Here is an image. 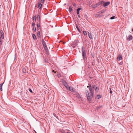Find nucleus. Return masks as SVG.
Instances as JSON below:
<instances>
[{"label": "nucleus", "mask_w": 133, "mask_h": 133, "mask_svg": "<svg viewBox=\"0 0 133 133\" xmlns=\"http://www.w3.org/2000/svg\"><path fill=\"white\" fill-rule=\"evenodd\" d=\"M99 90V88H97L96 86L95 85H92V97L93 95V91H95V93H97Z\"/></svg>", "instance_id": "nucleus-1"}, {"label": "nucleus", "mask_w": 133, "mask_h": 133, "mask_svg": "<svg viewBox=\"0 0 133 133\" xmlns=\"http://www.w3.org/2000/svg\"><path fill=\"white\" fill-rule=\"evenodd\" d=\"M42 43L44 49L46 51V52H48V48L47 47L46 44L45 43L43 39H42Z\"/></svg>", "instance_id": "nucleus-2"}, {"label": "nucleus", "mask_w": 133, "mask_h": 133, "mask_svg": "<svg viewBox=\"0 0 133 133\" xmlns=\"http://www.w3.org/2000/svg\"><path fill=\"white\" fill-rule=\"evenodd\" d=\"M110 4V2L109 1L107 2H104V4H103V6L104 7L107 6L108 5Z\"/></svg>", "instance_id": "nucleus-3"}, {"label": "nucleus", "mask_w": 133, "mask_h": 133, "mask_svg": "<svg viewBox=\"0 0 133 133\" xmlns=\"http://www.w3.org/2000/svg\"><path fill=\"white\" fill-rule=\"evenodd\" d=\"M67 89L72 92H74V89L72 87H69V88H67Z\"/></svg>", "instance_id": "nucleus-4"}, {"label": "nucleus", "mask_w": 133, "mask_h": 133, "mask_svg": "<svg viewBox=\"0 0 133 133\" xmlns=\"http://www.w3.org/2000/svg\"><path fill=\"white\" fill-rule=\"evenodd\" d=\"M122 56L120 55H118L117 57V59L118 61H119L122 59Z\"/></svg>", "instance_id": "nucleus-5"}, {"label": "nucleus", "mask_w": 133, "mask_h": 133, "mask_svg": "<svg viewBox=\"0 0 133 133\" xmlns=\"http://www.w3.org/2000/svg\"><path fill=\"white\" fill-rule=\"evenodd\" d=\"M127 40L129 41H130L132 39V37L131 35H129L127 37Z\"/></svg>", "instance_id": "nucleus-6"}, {"label": "nucleus", "mask_w": 133, "mask_h": 133, "mask_svg": "<svg viewBox=\"0 0 133 133\" xmlns=\"http://www.w3.org/2000/svg\"><path fill=\"white\" fill-rule=\"evenodd\" d=\"M1 38L3 39L4 38V33L2 30H1Z\"/></svg>", "instance_id": "nucleus-7"}, {"label": "nucleus", "mask_w": 133, "mask_h": 133, "mask_svg": "<svg viewBox=\"0 0 133 133\" xmlns=\"http://www.w3.org/2000/svg\"><path fill=\"white\" fill-rule=\"evenodd\" d=\"M102 97V96L101 95H98L96 96L95 98L96 99H98L101 98Z\"/></svg>", "instance_id": "nucleus-8"}, {"label": "nucleus", "mask_w": 133, "mask_h": 133, "mask_svg": "<svg viewBox=\"0 0 133 133\" xmlns=\"http://www.w3.org/2000/svg\"><path fill=\"white\" fill-rule=\"evenodd\" d=\"M87 97L88 100H89L90 99V97L89 96V93L88 92H86Z\"/></svg>", "instance_id": "nucleus-9"}, {"label": "nucleus", "mask_w": 133, "mask_h": 133, "mask_svg": "<svg viewBox=\"0 0 133 133\" xmlns=\"http://www.w3.org/2000/svg\"><path fill=\"white\" fill-rule=\"evenodd\" d=\"M100 5L99 3L98 2L96 4L94 5V6H92V8H95V7L98 6H99Z\"/></svg>", "instance_id": "nucleus-10"}, {"label": "nucleus", "mask_w": 133, "mask_h": 133, "mask_svg": "<svg viewBox=\"0 0 133 133\" xmlns=\"http://www.w3.org/2000/svg\"><path fill=\"white\" fill-rule=\"evenodd\" d=\"M82 54L83 56V57L84 58V56H85L86 55L85 53L84 52V51L83 50H82Z\"/></svg>", "instance_id": "nucleus-11"}, {"label": "nucleus", "mask_w": 133, "mask_h": 133, "mask_svg": "<svg viewBox=\"0 0 133 133\" xmlns=\"http://www.w3.org/2000/svg\"><path fill=\"white\" fill-rule=\"evenodd\" d=\"M4 83V82H3L2 83L0 84V90L1 91H2V87L3 85V84Z\"/></svg>", "instance_id": "nucleus-12"}, {"label": "nucleus", "mask_w": 133, "mask_h": 133, "mask_svg": "<svg viewBox=\"0 0 133 133\" xmlns=\"http://www.w3.org/2000/svg\"><path fill=\"white\" fill-rule=\"evenodd\" d=\"M105 12V10H102L98 12V13L99 14H101L102 13H103Z\"/></svg>", "instance_id": "nucleus-13"}, {"label": "nucleus", "mask_w": 133, "mask_h": 133, "mask_svg": "<svg viewBox=\"0 0 133 133\" xmlns=\"http://www.w3.org/2000/svg\"><path fill=\"white\" fill-rule=\"evenodd\" d=\"M81 8H79L77 10V13L78 15V14L79 13V11L81 10Z\"/></svg>", "instance_id": "nucleus-14"}, {"label": "nucleus", "mask_w": 133, "mask_h": 133, "mask_svg": "<svg viewBox=\"0 0 133 133\" xmlns=\"http://www.w3.org/2000/svg\"><path fill=\"white\" fill-rule=\"evenodd\" d=\"M22 72L23 73H25L26 72V70L25 68H23L22 69Z\"/></svg>", "instance_id": "nucleus-15"}, {"label": "nucleus", "mask_w": 133, "mask_h": 133, "mask_svg": "<svg viewBox=\"0 0 133 133\" xmlns=\"http://www.w3.org/2000/svg\"><path fill=\"white\" fill-rule=\"evenodd\" d=\"M62 82L64 85H65V84H66L67 83L64 80H63Z\"/></svg>", "instance_id": "nucleus-16"}, {"label": "nucleus", "mask_w": 133, "mask_h": 133, "mask_svg": "<svg viewBox=\"0 0 133 133\" xmlns=\"http://www.w3.org/2000/svg\"><path fill=\"white\" fill-rule=\"evenodd\" d=\"M104 1H102L100 2H99L100 5L102 4H104Z\"/></svg>", "instance_id": "nucleus-17"}, {"label": "nucleus", "mask_w": 133, "mask_h": 133, "mask_svg": "<svg viewBox=\"0 0 133 133\" xmlns=\"http://www.w3.org/2000/svg\"><path fill=\"white\" fill-rule=\"evenodd\" d=\"M32 36L33 38V39H34L35 40L36 38L35 35L34 34H33Z\"/></svg>", "instance_id": "nucleus-18"}, {"label": "nucleus", "mask_w": 133, "mask_h": 133, "mask_svg": "<svg viewBox=\"0 0 133 133\" xmlns=\"http://www.w3.org/2000/svg\"><path fill=\"white\" fill-rule=\"evenodd\" d=\"M72 11V9L71 7H70L69 9V11L71 12Z\"/></svg>", "instance_id": "nucleus-19"}, {"label": "nucleus", "mask_w": 133, "mask_h": 133, "mask_svg": "<svg viewBox=\"0 0 133 133\" xmlns=\"http://www.w3.org/2000/svg\"><path fill=\"white\" fill-rule=\"evenodd\" d=\"M36 17H35V16H33V21H34V22H35V21H36Z\"/></svg>", "instance_id": "nucleus-20"}, {"label": "nucleus", "mask_w": 133, "mask_h": 133, "mask_svg": "<svg viewBox=\"0 0 133 133\" xmlns=\"http://www.w3.org/2000/svg\"><path fill=\"white\" fill-rule=\"evenodd\" d=\"M42 6V4L41 3H39L38 4V7L39 8H41Z\"/></svg>", "instance_id": "nucleus-21"}, {"label": "nucleus", "mask_w": 133, "mask_h": 133, "mask_svg": "<svg viewBox=\"0 0 133 133\" xmlns=\"http://www.w3.org/2000/svg\"><path fill=\"white\" fill-rule=\"evenodd\" d=\"M64 86H65V87L67 89V88H69V87L67 83L66 84H65Z\"/></svg>", "instance_id": "nucleus-22"}, {"label": "nucleus", "mask_w": 133, "mask_h": 133, "mask_svg": "<svg viewBox=\"0 0 133 133\" xmlns=\"http://www.w3.org/2000/svg\"><path fill=\"white\" fill-rule=\"evenodd\" d=\"M87 87L88 88L89 87V90H90V92H91V85H89V86H87Z\"/></svg>", "instance_id": "nucleus-23"}, {"label": "nucleus", "mask_w": 133, "mask_h": 133, "mask_svg": "<svg viewBox=\"0 0 133 133\" xmlns=\"http://www.w3.org/2000/svg\"><path fill=\"white\" fill-rule=\"evenodd\" d=\"M115 16H113L112 17H111L110 18V19H115Z\"/></svg>", "instance_id": "nucleus-24"}, {"label": "nucleus", "mask_w": 133, "mask_h": 133, "mask_svg": "<svg viewBox=\"0 0 133 133\" xmlns=\"http://www.w3.org/2000/svg\"><path fill=\"white\" fill-rule=\"evenodd\" d=\"M37 35L39 37L40 36V32L39 31H38L37 34Z\"/></svg>", "instance_id": "nucleus-25"}, {"label": "nucleus", "mask_w": 133, "mask_h": 133, "mask_svg": "<svg viewBox=\"0 0 133 133\" xmlns=\"http://www.w3.org/2000/svg\"><path fill=\"white\" fill-rule=\"evenodd\" d=\"M89 36L90 39H91V33H89Z\"/></svg>", "instance_id": "nucleus-26"}, {"label": "nucleus", "mask_w": 133, "mask_h": 133, "mask_svg": "<svg viewBox=\"0 0 133 133\" xmlns=\"http://www.w3.org/2000/svg\"><path fill=\"white\" fill-rule=\"evenodd\" d=\"M83 33L85 35H87V34L86 32L85 31H83Z\"/></svg>", "instance_id": "nucleus-27"}, {"label": "nucleus", "mask_w": 133, "mask_h": 133, "mask_svg": "<svg viewBox=\"0 0 133 133\" xmlns=\"http://www.w3.org/2000/svg\"><path fill=\"white\" fill-rule=\"evenodd\" d=\"M123 64V62H121L119 63V64L120 65H122Z\"/></svg>", "instance_id": "nucleus-28"}, {"label": "nucleus", "mask_w": 133, "mask_h": 133, "mask_svg": "<svg viewBox=\"0 0 133 133\" xmlns=\"http://www.w3.org/2000/svg\"><path fill=\"white\" fill-rule=\"evenodd\" d=\"M35 22H34L32 23V25L34 26H35V24L34 23Z\"/></svg>", "instance_id": "nucleus-29"}, {"label": "nucleus", "mask_w": 133, "mask_h": 133, "mask_svg": "<svg viewBox=\"0 0 133 133\" xmlns=\"http://www.w3.org/2000/svg\"><path fill=\"white\" fill-rule=\"evenodd\" d=\"M76 27L77 29V30H78L79 32L80 31H79L80 30H79V28L78 27V26H77V25H76Z\"/></svg>", "instance_id": "nucleus-30"}, {"label": "nucleus", "mask_w": 133, "mask_h": 133, "mask_svg": "<svg viewBox=\"0 0 133 133\" xmlns=\"http://www.w3.org/2000/svg\"><path fill=\"white\" fill-rule=\"evenodd\" d=\"M110 93L111 94L112 93V91L111 90V88L110 89Z\"/></svg>", "instance_id": "nucleus-31"}, {"label": "nucleus", "mask_w": 133, "mask_h": 133, "mask_svg": "<svg viewBox=\"0 0 133 133\" xmlns=\"http://www.w3.org/2000/svg\"><path fill=\"white\" fill-rule=\"evenodd\" d=\"M102 106H99L98 108V109H99L100 108H101L102 107Z\"/></svg>", "instance_id": "nucleus-32"}, {"label": "nucleus", "mask_w": 133, "mask_h": 133, "mask_svg": "<svg viewBox=\"0 0 133 133\" xmlns=\"http://www.w3.org/2000/svg\"><path fill=\"white\" fill-rule=\"evenodd\" d=\"M29 90V91H30V92H31V93H32L33 92L31 90V89H30Z\"/></svg>", "instance_id": "nucleus-33"}, {"label": "nucleus", "mask_w": 133, "mask_h": 133, "mask_svg": "<svg viewBox=\"0 0 133 133\" xmlns=\"http://www.w3.org/2000/svg\"><path fill=\"white\" fill-rule=\"evenodd\" d=\"M40 2L41 3H43L44 2V0H41L40 1Z\"/></svg>", "instance_id": "nucleus-34"}, {"label": "nucleus", "mask_w": 133, "mask_h": 133, "mask_svg": "<svg viewBox=\"0 0 133 133\" xmlns=\"http://www.w3.org/2000/svg\"><path fill=\"white\" fill-rule=\"evenodd\" d=\"M73 5L74 6H76V4H75V3H73Z\"/></svg>", "instance_id": "nucleus-35"}, {"label": "nucleus", "mask_w": 133, "mask_h": 133, "mask_svg": "<svg viewBox=\"0 0 133 133\" xmlns=\"http://www.w3.org/2000/svg\"><path fill=\"white\" fill-rule=\"evenodd\" d=\"M34 31H36V28H34Z\"/></svg>", "instance_id": "nucleus-36"}, {"label": "nucleus", "mask_w": 133, "mask_h": 133, "mask_svg": "<svg viewBox=\"0 0 133 133\" xmlns=\"http://www.w3.org/2000/svg\"><path fill=\"white\" fill-rule=\"evenodd\" d=\"M37 27H39L40 26V25L39 24H37Z\"/></svg>", "instance_id": "nucleus-37"}, {"label": "nucleus", "mask_w": 133, "mask_h": 133, "mask_svg": "<svg viewBox=\"0 0 133 133\" xmlns=\"http://www.w3.org/2000/svg\"><path fill=\"white\" fill-rule=\"evenodd\" d=\"M37 18L38 19H39L40 18V16L38 15L37 17Z\"/></svg>", "instance_id": "nucleus-38"}, {"label": "nucleus", "mask_w": 133, "mask_h": 133, "mask_svg": "<svg viewBox=\"0 0 133 133\" xmlns=\"http://www.w3.org/2000/svg\"><path fill=\"white\" fill-rule=\"evenodd\" d=\"M49 45L50 46L51 49H52V46L51 45Z\"/></svg>", "instance_id": "nucleus-39"}, {"label": "nucleus", "mask_w": 133, "mask_h": 133, "mask_svg": "<svg viewBox=\"0 0 133 133\" xmlns=\"http://www.w3.org/2000/svg\"><path fill=\"white\" fill-rule=\"evenodd\" d=\"M90 73H89V77H90V78H91V77H90V75H90Z\"/></svg>", "instance_id": "nucleus-40"}, {"label": "nucleus", "mask_w": 133, "mask_h": 133, "mask_svg": "<svg viewBox=\"0 0 133 133\" xmlns=\"http://www.w3.org/2000/svg\"><path fill=\"white\" fill-rule=\"evenodd\" d=\"M52 72H54L55 73V72L54 71V70H53L52 71Z\"/></svg>", "instance_id": "nucleus-41"}, {"label": "nucleus", "mask_w": 133, "mask_h": 133, "mask_svg": "<svg viewBox=\"0 0 133 133\" xmlns=\"http://www.w3.org/2000/svg\"><path fill=\"white\" fill-rule=\"evenodd\" d=\"M88 68H90V67L89 66H88Z\"/></svg>", "instance_id": "nucleus-42"}, {"label": "nucleus", "mask_w": 133, "mask_h": 133, "mask_svg": "<svg viewBox=\"0 0 133 133\" xmlns=\"http://www.w3.org/2000/svg\"><path fill=\"white\" fill-rule=\"evenodd\" d=\"M78 17H79V15H78Z\"/></svg>", "instance_id": "nucleus-43"}, {"label": "nucleus", "mask_w": 133, "mask_h": 133, "mask_svg": "<svg viewBox=\"0 0 133 133\" xmlns=\"http://www.w3.org/2000/svg\"><path fill=\"white\" fill-rule=\"evenodd\" d=\"M67 133H70L69 132H67Z\"/></svg>", "instance_id": "nucleus-44"}, {"label": "nucleus", "mask_w": 133, "mask_h": 133, "mask_svg": "<svg viewBox=\"0 0 133 133\" xmlns=\"http://www.w3.org/2000/svg\"><path fill=\"white\" fill-rule=\"evenodd\" d=\"M92 57H93V58H94V57L92 56Z\"/></svg>", "instance_id": "nucleus-45"}, {"label": "nucleus", "mask_w": 133, "mask_h": 133, "mask_svg": "<svg viewBox=\"0 0 133 133\" xmlns=\"http://www.w3.org/2000/svg\"><path fill=\"white\" fill-rule=\"evenodd\" d=\"M1 6V5H0V6Z\"/></svg>", "instance_id": "nucleus-46"}, {"label": "nucleus", "mask_w": 133, "mask_h": 133, "mask_svg": "<svg viewBox=\"0 0 133 133\" xmlns=\"http://www.w3.org/2000/svg\"><path fill=\"white\" fill-rule=\"evenodd\" d=\"M36 132V133H37L36 132Z\"/></svg>", "instance_id": "nucleus-47"}, {"label": "nucleus", "mask_w": 133, "mask_h": 133, "mask_svg": "<svg viewBox=\"0 0 133 133\" xmlns=\"http://www.w3.org/2000/svg\"><path fill=\"white\" fill-rule=\"evenodd\" d=\"M6 133H7V132H6Z\"/></svg>", "instance_id": "nucleus-48"}]
</instances>
